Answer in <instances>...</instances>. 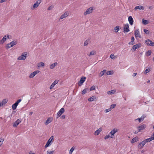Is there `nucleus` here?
Here are the masks:
<instances>
[{
	"label": "nucleus",
	"mask_w": 154,
	"mask_h": 154,
	"mask_svg": "<svg viewBox=\"0 0 154 154\" xmlns=\"http://www.w3.org/2000/svg\"><path fill=\"white\" fill-rule=\"evenodd\" d=\"M97 100V98L95 97L94 96H92L88 99V100L89 101H93L94 100L96 101Z\"/></svg>",
	"instance_id": "nucleus-20"
},
{
	"label": "nucleus",
	"mask_w": 154,
	"mask_h": 154,
	"mask_svg": "<svg viewBox=\"0 0 154 154\" xmlns=\"http://www.w3.org/2000/svg\"><path fill=\"white\" fill-rule=\"evenodd\" d=\"M22 120L21 119H17L14 123L13 126L16 127L21 122Z\"/></svg>",
	"instance_id": "nucleus-8"
},
{
	"label": "nucleus",
	"mask_w": 154,
	"mask_h": 154,
	"mask_svg": "<svg viewBox=\"0 0 154 154\" xmlns=\"http://www.w3.org/2000/svg\"><path fill=\"white\" fill-rule=\"evenodd\" d=\"M152 138H151V137H150L149 138L146 139L145 140H144V141H145V142H146V143L147 142H149L151 141H152Z\"/></svg>",
	"instance_id": "nucleus-38"
},
{
	"label": "nucleus",
	"mask_w": 154,
	"mask_h": 154,
	"mask_svg": "<svg viewBox=\"0 0 154 154\" xmlns=\"http://www.w3.org/2000/svg\"><path fill=\"white\" fill-rule=\"evenodd\" d=\"M134 37L133 36H132L131 37V41L129 42V45H133V44H134L133 42L134 41Z\"/></svg>",
	"instance_id": "nucleus-31"
},
{
	"label": "nucleus",
	"mask_w": 154,
	"mask_h": 154,
	"mask_svg": "<svg viewBox=\"0 0 154 154\" xmlns=\"http://www.w3.org/2000/svg\"><path fill=\"white\" fill-rule=\"evenodd\" d=\"M137 74V73H134L132 75L133 77H135L136 75Z\"/></svg>",
	"instance_id": "nucleus-58"
},
{
	"label": "nucleus",
	"mask_w": 154,
	"mask_h": 154,
	"mask_svg": "<svg viewBox=\"0 0 154 154\" xmlns=\"http://www.w3.org/2000/svg\"><path fill=\"white\" fill-rule=\"evenodd\" d=\"M53 7L52 6H51L48 8V10H51V9H52L53 8Z\"/></svg>",
	"instance_id": "nucleus-55"
},
{
	"label": "nucleus",
	"mask_w": 154,
	"mask_h": 154,
	"mask_svg": "<svg viewBox=\"0 0 154 154\" xmlns=\"http://www.w3.org/2000/svg\"><path fill=\"white\" fill-rule=\"evenodd\" d=\"M37 66L38 67H43L44 66L45 64L44 63L42 62H41L37 64Z\"/></svg>",
	"instance_id": "nucleus-25"
},
{
	"label": "nucleus",
	"mask_w": 154,
	"mask_h": 154,
	"mask_svg": "<svg viewBox=\"0 0 154 154\" xmlns=\"http://www.w3.org/2000/svg\"><path fill=\"white\" fill-rule=\"evenodd\" d=\"M143 31L146 34H148L149 33V31L148 30H147L146 29H144Z\"/></svg>",
	"instance_id": "nucleus-48"
},
{
	"label": "nucleus",
	"mask_w": 154,
	"mask_h": 154,
	"mask_svg": "<svg viewBox=\"0 0 154 154\" xmlns=\"http://www.w3.org/2000/svg\"><path fill=\"white\" fill-rule=\"evenodd\" d=\"M151 53V51L150 50L148 51L146 53V56H149Z\"/></svg>",
	"instance_id": "nucleus-40"
},
{
	"label": "nucleus",
	"mask_w": 154,
	"mask_h": 154,
	"mask_svg": "<svg viewBox=\"0 0 154 154\" xmlns=\"http://www.w3.org/2000/svg\"><path fill=\"white\" fill-rule=\"evenodd\" d=\"M149 102V101H147L145 102V104H148Z\"/></svg>",
	"instance_id": "nucleus-62"
},
{
	"label": "nucleus",
	"mask_w": 154,
	"mask_h": 154,
	"mask_svg": "<svg viewBox=\"0 0 154 154\" xmlns=\"http://www.w3.org/2000/svg\"><path fill=\"white\" fill-rule=\"evenodd\" d=\"M116 92V91L114 90H112L110 91H108L107 93L108 94H114Z\"/></svg>",
	"instance_id": "nucleus-29"
},
{
	"label": "nucleus",
	"mask_w": 154,
	"mask_h": 154,
	"mask_svg": "<svg viewBox=\"0 0 154 154\" xmlns=\"http://www.w3.org/2000/svg\"><path fill=\"white\" fill-rule=\"evenodd\" d=\"M146 127V125L143 124L137 127V129L138 131H140L141 130L144 129Z\"/></svg>",
	"instance_id": "nucleus-10"
},
{
	"label": "nucleus",
	"mask_w": 154,
	"mask_h": 154,
	"mask_svg": "<svg viewBox=\"0 0 154 154\" xmlns=\"http://www.w3.org/2000/svg\"><path fill=\"white\" fill-rule=\"evenodd\" d=\"M116 106V105L115 104H112L110 106V108H111V109H112L114 108H115V107Z\"/></svg>",
	"instance_id": "nucleus-50"
},
{
	"label": "nucleus",
	"mask_w": 154,
	"mask_h": 154,
	"mask_svg": "<svg viewBox=\"0 0 154 154\" xmlns=\"http://www.w3.org/2000/svg\"><path fill=\"white\" fill-rule=\"evenodd\" d=\"M111 110V108H109V109H107L105 110V111L106 112H107L109 111H110Z\"/></svg>",
	"instance_id": "nucleus-53"
},
{
	"label": "nucleus",
	"mask_w": 154,
	"mask_h": 154,
	"mask_svg": "<svg viewBox=\"0 0 154 154\" xmlns=\"http://www.w3.org/2000/svg\"><path fill=\"white\" fill-rule=\"evenodd\" d=\"M129 25L128 24H125L124 25V30L126 32H128L129 31Z\"/></svg>",
	"instance_id": "nucleus-11"
},
{
	"label": "nucleus",
	"mask_w": 154,
	"mask_h": 154,
	"mask_svg": "<svg viewBox=\"0 0 154 154\" xmlns=\"http://www.w3.org/2000/svg\"><path fill=\"white\" fill-rule=\"evenodd\" d=\"M66 116L65 115H63L61 116V118L63 119H65V118Z\"/></svg>",
	"instance_id": "nucleus-57"
},
{
	"label": "nucleus",
	"mask_w": 154,
	"mask_h": 154,
	"mask_svg": "<svg viewBox=\"0 0 154 154\" xmlns=\"http://www.w3.org/2000/svg\"><path fill=\"white\" fill-rule=\"evenodd\" d=\"M149 9H152V6H149Z\"/></svg>",
	"instance_id": "nucleus-63"
},
{
	"label": "nucleus",
	"mask_w": 154,
	"mask_h": 154,
	"mask_svg": "<svg viewBox=\"0 0 154 154\" xmlns=\"http://www.w3.org/2000/svg\"><path fill=\"white\" fill-rule=\"evenodd\" d=\"M27 56V53L23 52L22 53V54L20 56L18 57L17 58L18 60H25Z\"/></svg>",
	"instance_id": "nucleus-1"
},
{
	"label": "nucleus",
	"mask_w": 154,
	"mask_h": 154,
	"mask_svg": "<svg viewBox=\"0 0 154 154\" xmlns=\"http://www.w3.org/2000/svg\"><path fill=\"white\" fill-rule=\"evenodd\" d=\"M54 151H47V154H53L54 153Z\"/></svg>",
	"instance_id": "nucleus-46"
},
{
	"label": "nucleus",
	"mask_w": 154,
	"mask_h": 154,
	"mask_svg": "<svg viewBox=\"0 0 154 154\" xmlns=\"http://www.w3.org/2000/svg\"><path fill=\"white\" fill-rule=\"evenodd\" d=\"M4 140V139L2 138H0V146L2 144V142Z\"/></svg>",
	"instance_id": "nucleus-47"
},
{
	"label": "nucleus",
	"mask_w": 154,
	"mask_h": 154,
	"mask_svg": "<svg viewBox=\"0 0 154 154\" xmlns=\"http://www.w3.org/2000/svg\"><path fill=\"white\" fill-rule=\"evenodd\" d=\"M102 130V128H100L94 132V135H99Z\"/></svg>",
	"instance_id": "nucleus-21"
},
{
	"label": "nucleus",
	"mask_w": 154,
	"mask_h": 154,
	"mask_svg": "<svg viewBox=\"0 0 154 154\" xmlns=\"http://www.w3.org/2000/svg\"><path fill=\"white\" fill-rule=\"evenodd\" d=\"M88 90V88H85L82 91V94L83 95H84L85 94V93H86Z\"/></svg>",
	"instance_id": "nucleus-32"
},
{
	"label": "nucleus",
	"mask_w": 154,
	"mask_h": 154,
	"mask_svg": "<svg viewBox=\"0 0 154 154\" xmlns=\"http://www.w3.org/2000/svg\"><path fill=\"white\" fill-rule=\"evenodd\" d=\"M151 137L152 138V140H154V132L153 133V134L151 136Z\"/></svg>",
	"instance_id": "nucleus-56"
},
{
	"label": "nucleus",
	"mask_w": 154,
	"mask_h": 154,
	"mask_svg": "<svg viewBox=\"0 0 154 154\" xmlns=\"http://www.w3.org/2000/svg\"><path fill=\"white\" fill-rule=\"evenodd\" d=\"M142 23L144 25H146L148 23V22L147 20L143 19L142 20Z\"/></svg>",
	"instance_id": "nucleus-41"
},
{
	"label": "nucleus",
	"mask_w": 154,
	"mask_h": 154,
	"mask_svg": "<svg viewBox=\"0 0 154 154\" xmlns=\"http://www.w3.org/2000/svg\"><path fill=\"white\" fill-rule=\"evenodd\" d=\"M146 117V116L145 115H143L140 118H138L137 119H136L135 120V121L138 120L139 122H141L142 121L144 118Z\"/></svg>",
	"instance_id": "nucleus-18"
},
{
	"label": "nucleus",
	"mask_w": 154,
	"mask_h": 154,
	"mask_svg": "<svg viewBox=\"0 0 154 154\" xmlns=\"http://www.w3.org/2000/svg\"><path fill=\"white\" fill-rule=\"evenodd\" d=\"M146 143V142L144 140L142 141L139 144L138 147L140 149H142Z\"/></svg>",
	"instance_id": "nucleus-12"
},
{
	"label": "nucleus",
	"mask_w": 154,
	"mask_h": 154,
	"mask_svg": "<svg viewBox=\"0 0 154 154\" xmlns=\"http://www.w3.org/2000/svg\"><path fill=\"white\" fill-rule=\"evenodd\" d=\"M138 140V137H135L133 138L131 141V143H133L137 142Z\"/></svg>",
	"instance_id": "nucleus-26"
},
{
	"label": "nucleus",
	"mask_w": 154,
	"mask_h": 154,
	"mask_svg": "<svg viewBox=\"0 0 154 154\" xmlns=\"http://www.w3.org/2000/svg\"><path fill=\"white\" fill-rule=\"evenodd\" d=\"M140 131H135V132H134V133L135 134H137L138 133V132H139Z\"/></svg>",
	"instance_id": "nucleus-61"
},
{
	"label": "nucleus",
	"mask_w": 154,
	"mask_h": 154,
	"mask_svg": "<svg viewBox=\"0 0 154 154\" xmlns=\"http://www.w3.org/2000/svg\"><path fill=\"white\" fill-rule=\"evenodd\" d=\"M64 109L63 108H61L57 113V118H58L64 112Z\"/></svg>",
	"instance_id": "nucleus-5"
},
{
	"label": "nucleus",
	"mask_w": 154,
	"mask_h": 154,
	"mask_svg": "<svg viewBox=\"0 0 154 154\" xmlns=\"http://www.w3.org/2000/svg\"><path fill=\"white\" fill-rule=\"evenodd\" d=\"M105 140H106L109 138H112V136L109 134L107 135H106L104 138Z\"/></svg>",
	"instance_id": "nucleus-30"
},
{
	"label": "nucleus",
	"mask_w": 154,
	"mask_h": 154,
	"mask_svg": "<svg viewBox=\"0 0 154 154\" xmlns=\"http://www.w3.org/2000/svg\"><path fill=\"white\" fill-rule=\"evenodd\" d=\"M134 35L136 37L141 38V35L138 29L135 30L134 33Z\"/></svg>",
	"instance_id": "nucleus-16"
},
{
	"label": "nucleus",
	"mask_w": 154,
	"mask_h": 154,
	"mask_svg": "<svg viewBox=\"0 0 154 154\" xmlns=\"http://www.w3.org/2000/svg\"><path fill=\"white\" fill-rule=\"evenodd\" d=\"M41 0H39L37 1L35 3V4H37V5H38V6L39 5L40 3H41Z\"/></svg>",
	"instance_id": "nucleus-49"
},
{
	"label": "nucleus",
	"mask_w": 154,
	"mask_h": 154,
	"mask_svg": "<svg viewBox=\"0 0 154 154\" xmlns=\"http://www.w3.org/2000/svg\"><path fill=\"white\" fill-rule=\"evenodd\" d=\"M89 40H87L85 41L84 43V45L85 46H86L89 43Z\"/></svg>",
	"instance_id": "nucleus-44"
},
{
	"label": "nucleus",
	"mask_w": 154,
	"mask_h": 154,
	"mask_svg": "<svg viewBox=\"0 0 154 154\" xmlns=\"http://www.w3.org/2000/svg\"><path fill=\"white\" fill-rule=\"evenodd\" d=\"M69 15V13L67 12H66L64 14L62 15L60 18V19H62L64 18H66Z\"/></svg>",
	"instance_id": "nucleus-15"
},
{
	"label": "nucleus",
	"mask_w": 154,
	"mask_h": 154,
	"mask_svg": "<svg viewBox=\"0 0 154 154\" xmlns=\"http://www.w3.org/2000/svg\"><path fill=\"white\" fill-rule=\"evenodd\" d=\"M54 139V137L52 136H51L49 139L48 140L47 142L46 145H45V147L47 148L49 146L51 145V143L52 141Z\"/></svg>",
	"instance_id": "nucleus-3"
},
{
	"label": "nucleus",
	"mask_w": 154,
	"mask_h": 154,
	"mask_svg": "<svg viewBox=\"0 0 154 154\" xmlns=\"http://www.w3.org/2000/svg\"><path fill=\"white\" fill-rule=\"evenodd\" d=\"M141 44L140 43H139L134 45L133 46L132 49L135 51L137 48L140 47L141 46Z\"/></svg>",
	"instance_id": "nucleus-17"
},
{
	"label": "nucleus",
	"mask_w": 154,
	"mask_h": 154,
	"mask_svg": "<svg viewBox=\"0 0 154 154\" xmlns=\"http://www.w3.org/2000/svg\"><path fill=\"white\" fill-rule=\"evenodd\" d=\"M38 6V5L34 3V4L33 5L32 7H31V8L33 10L35 8H37Z\"/></svg>",
	"instance_id": "nucleus-39"
},
{
	"label": "nucleus",
	"mask_w": 154,
	"mask_h": 154,
	"mask_svg": "<svg viewBox=\"0 0 154 154\" xmlns=\"http://www.w3.org/2000/svg\"><path fill=\"white\" fill-rule=\"evenodd\" d=\"M96 54V52L95 51H91L90 53L89 56H92Z\"/></svg>",
	"instance_id": "nucleus-43"
},
{
	"label": "nucleus",
	"mask_w": 154,
	"mask_h": 154,
	"mask_svg": "<svg viewBox=\"0 0 154 154\" xmlns=\"http://www.w3.org/2000/svg\"><path fill=\"white\" fill-rule=\"evenodd\" d=\"M57 63L55 62L53 64H51L50 66V68L51 69H54V67L57 66Z\"/></svg>",
	"instance_id": "nucleus-23"
},
{
	"label": "nucleus",
	"mask_w": 154,
	"mask_h": 154,
	"mask_svg": "<svg viewBox=\"0 0 154 154\" xmlns=\"http://www.w3.org/2000/svg\"><path fill=\"white\" fill-rule=\"evenodd\" d=\"M5 1V0H1L0 1V3H2Z\"/></svg>",
	"instance_id": "nucleus-59"
},
{
	"label": "nucleus",
	"mask_w": 154,
	"mask_h": 154,
	"mask_svg": "<svg viewBox=\"0 0 154 154\" xmlns=\"http://www.w3.org/2000/svg\"><path fill=\"white\" fill-rule=\"evenodd\" d=\"M113 72L112 71H108L107 72H106V75H112L113 74Z\"/></svg>",
	"instance_id": "nucleus-36"
},
{
	"label": "nucleus",
	"mask_w": 154,
	"mask_h": 154,
	"mask_svg": "<svg viewBox=\"0 0 154 154\" xmlns=\"http://www.w3.org/2000/svg\"><path fill=\"white\" fill-rule=\"evenodd\" d=\"M17 105H18L15 103H14L12 105V109L13 110L15 109H16Z\"/></svg>",
	"instance_id": "nucleus-33"
},
{
	"label": "nucleus",
	"mask_w": 154,
	"mask_h": 154,
	"mask_svg": "<svg viewBox=\"0 0 154 154\" xmlns=\"http://www.w3.org/2000/svg\"><path fill=\"white\" fill-rule=\"evenodd\" d=\"M32 113H33V112H29V115L30 116H31V115H32Z\"/></svg>",
	"instance_id": "nucleus-60"
},
{
	"label": "nucleus",
	"mask_w": 154,
	"mask_h": 154,
	"mask_svg": "<svg viewBox=\"0 0 154 154\" xmlns=\"http://www.w3.org/2000/svg\"><path fill=\"white\" fill-rule=\"evenodd\" d=\"M58 82V80H55L52 83L50 87V89H52L54 87L55 85L57 84Z\"/></svg>",
	"instance_id": "nucleus-14"
},
{
	"label": "nucleus",
	"mask_w": 154,
	"mask_h": 154,
	"mask_svg": "<svg viewBox=\"0 0 154 154\" xmlns=\"http://www.w3.org/2000/svg\"><path fill=\"white\" fill-rule=\"evenodd\" d=\"M150 82V80H148L147 81V83H149Z\"/></svg>",
	"instance_id": "nucleus-64"
},
{
	"label": "nucleus",
	"mask_w": 154,
	"mask_h": 154,
	"mask_svg": "<svg viewBox=\"0 0 154 154\" xmlns=\"http://www.w3.org/2000/svg\"><path fill=\"white\" fill-rule=\"evenodd\" d=\"M21 101V99H19L16 102H15V103L18 105V103Z\"/></svg>",
	"instance_id": "nucleus-54"
},
{
	"label": "nucleus",
	"mask_w": 154,
	"mask_h": 154,
	"mask_svg": "<svg viewBox=\"0 0 154 154\" xmlns=\"http://www.w3.org/2000/svg\"><path fill=\"white\" fill-rule=\"evenodd\" d=\"M74 149V148L72 147L70 149L69 151V154H72V153Z\"/></svg>",
	"instance_id": "nucleus-42"
},
{
	"label": "nucleus",
	"mask_w": 154,
	"mask_h": 154,
	"mask_svg": "<svg viewBox=\"0 0 154 154\" xmlns=\"http://www.w3.org/2000/svg\"><path fill=\"white\" fill-rule=\"evenodd\" d=\"M11 44V45H12V46L14 45H16L17 43V42L15 40H14L10 42Z\"/></svg>",
	"instance_id": "nucleus-34"
},
{
	"label": "nucleus",
	"mask_w": 154,
	"mask_h": 154,
	"mask_svg": "<svg viewBox=\"0 0 154 154\" xmlns=\"http://www.w3.org/2000/svg\"><path fill=\"white\" fill-rule=\"evenodd\" d=\"M110 57L111 58L113 59L115 58V56L114 54H110Z\"/></svg>",
	"instance_id": "nucleus-51"
},
{
	"label": "nucleus",
	"mask_w": 154,
	"mask_h": 154,
	"mask_svg": "<svg viewBox=\"0 0 154 154\" xmlns=\"http://www.w3.org/2000/svg\"><path fill=\"white\" fill-rule=\"evenodd\" d=\"M118 131V130L117 128H114L113 129H112L111 131L109 132V134L112 136V138L113 137V136L114 134L117 132Z\"/></svg>",
	"instance_id": "nucleus-6"
},
{
	"label": "nucleus",
	"mask_w": 154,
	"mask_h": 154,
	"mask_svg": "<svg viewBox=\"0 0 154 154\" xmlns=\"http://www.w3.org/2000/svg\"><path fill=\"white\" fill-rule=\"evenodd\" d=\"M93 10V7H91L89 8H88L86 10V11L84 13V15H86L91 13L92 12Z\"/></svg>",
	"instance_id": "nucleus-2"
},
{
	"label": "nucleus",
	"mask_w": 154,
	"mask_h": 154,
	"mask_svg": "<svg viewBox=\"0 0 154 154\" xmlns=\"http://www.w3.org/2000/svg\"><path fill=\"white\" fill-rule=\"evenodd\" d=\"M128 20L129 23L131 25H132L133 24V19L131 16H130L128 17Z\"/></svg>",
	"instance_id": "nucleus-19"
},
{
	"label": "nucleus",
	"mask_w": 154,
	"mask_h": 154,
	"mask_svg": "<svg viewBox=\"0 0 154 154\" xmlns=\"http://www.w3.org/2000/svg\"><path fill=\"white\" fill-rule=\"evenodd\" d=\"M8 38H9V36L8 35H4L2 39L0 41V44H3Z\"/></svg>",
	"instance_id": "nucleus-4"
},
{
	"label": "nucleus",
	"mask_w": 154,
	"mask_h": 154,
	"mask_svg": "<svg viewBox=\"0 0 154 154\" xmlns=\"http://www.w3.org/2000/svg\"><path fill=\"white\" fill-rule=\"evenodd\" d=\"M106 70H104L103 71L101 72L99 74V75L101 77L102 76H103L104 73H106Z\"/></svg>",
	"instance_id": "nucleus-28"
},
{
	"label": "nucleus",
	"mask_w": 154,
	"mask_h": 154,
	"mask_svg": "<svg viewBox=\"0 0 154 154\" xmlns=\"http://www.w3.org/2000/svg\"><path fill=\"white\" fill-rule=\"evenodd\" d=\"M51 122V121L49 118H48L45 122V125H47L49 123Z\"/></svg>",
	"instance_id": "nucleus-35"
},
{
	"label": "nucleus",
	"mask_w": 154,
	"mask_h": 154,
	"mask_svg": "<svg viewBox=\"0 0 154 154\" xmlns=\"http://www.w3.org/2000/svg\"><path fill=\"white\" fill-rule=\"evenodd\" d=\"M39 71H34L32 73H30L29 76V77L30 78H33L38 73Z\"/></svg>",
	"instance_id": "nucleus-9"
},
{
	"label": "nucleus",
	"mask_w": 154,
	"mask_h": 154,
	"mask_svg": "<svg viewBox=\"0 0 154 154\" xmlns=\"http://www.w3.org/2000/svg\"><path fill=\"white\" fill-rule=\"evenodd\" d=\"M12 47H13L12 45H11L10 42L6 45L5 47L6 49H8Z\"/></svg>",
	"instance_id": "nucleus-27"
},
{
	"label": "nucleus",
	"mask_w": 154,
	"mask_h": 154,
	"mask_svg": "<svg viewBox=\"0 0 154 154\" xmlns=\"http://www.w3.org/2000/svg\"><path fill=\"white\" fill-rule=\"evenodd\" d=\"M119 29V26H117L114 28L115 32H118Z\"/></svg>",
	"instance_id": "nucleus-37"
},
{
	"label": "nucleus",
	"mask_w": 154,
	"mask_h": 154,
	"mask_svg": "<svg viewBox=\"0 0 154 154\" xmlns=\"http://www.w3.org/2000/svg\"><path fill=\"white\" fill-rule=\"evenodd\" d=\"M144 9V7L143 6H141V5H139V6H136L134 8V9L135 10H136L137 9L143 10Z\"/></svg>",
	"instance_id": "nucleus-22"
},
{
	"label": "nucleus",
	"mask_w": 154,
	"mask_h": 154,
	"mask_svg": "<svg viewBox=\"0 0 154 154\" xmlns=\"http://www.w3.org/2000/svg\"><path fill=\"white\" fill-rule=\"evenodd\" d=\"M145 43L147 45L154 46V42H152L149 39H148L146 40Z\"/></svg>",
	"instance_id": "nucleus-7"
},
{
	"label": "nucleus",
	"mask_w": 154,
	"mask_h": 154,
	"mask_svg": "<svg viewBox=\"0 0 154 154\" xmlns=\"http://www.w3.org/2000/svg\"><path fill=\"white\" fill-rule=\"evenodd\" d=\"M150 71V69H147L145 70L144 73L145 74H146L148 73Z\"/></svg>",
	"instance_id": "nucleus-45"
},
{
	"label": "nucleus",
	"mask_w": 154,
	"mask_h": 154,
	"mask_svg": "<svg viewBox=\"0 0 154 154\" xmlns=\"http://www.w3.org/2000/svg\"><path fill=\"white\" fill-rule=\"evenodd\" d=\"M8 101V100L6 99H4L2 101V102H1V106H3L7 103Z\"/></svg>",
	"instance_id": "nucleus-24"
},
{
	"label": "nucleus",
	"mask_w": 154,
	"mask_h": 154,
	"mask_svg": "<svg viewBox=\"0 0 154 154\" xmlns=\"http://www.w3.org/2000/svg\"><path fill=\"white\" fill-rule=\"evenodd\" d=\"M86 78L85 77L83 76L80 79V81L79 82V86H81L82 84L85 81Z\"/></svg>",
	"instance_id": "nucleus-13"
},
{
	"label": "nucleus",
	"mask_w": 154,
	"mask_h": 154,
	"mask_svg": "<svg viewBox=\"0 0 154 154\" xmlns=\"http://www.w3.org/2000/svg\"><path fill=\"white\" fill-rule=\"evenodd\" d=\"M95 89V87L94 86H91L90 89V91H91Z\"/></svg>",
	"instance_id": "nucleus-52"
}]
</instances>
